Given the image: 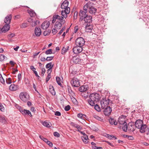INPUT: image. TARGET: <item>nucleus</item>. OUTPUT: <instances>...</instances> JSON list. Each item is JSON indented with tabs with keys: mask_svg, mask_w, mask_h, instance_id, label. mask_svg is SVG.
I'll return each mask as SVG.
<instances>
[{
	"mask_svg": "<svg viewBox=\"0 0 149 149\" xmlns=\"http://www.w3.org/2000/svg\"><path fill=\"white\" fill-rule=\"evenodd\" d=\"M45 68H42V74H43V75L44 74V73H45Z\"/></svg>",
	"mask_w": 149,
	"mask_h": 149,
	"instance_id": "e2e57ef3",
	"label": "nucleus"
},
{
	"mask_svg": "<svg viewBox=\"0 0 149 149\" xmlns=\"http://www.w3.org/2000/svg\"><path fill=\"white\" fill-rule=\"evenodd\" d=\"M51 78V75H48L46 79V81L47 82Z\"/></svg>",
	"mask_w": 149,
	"mask_h": 149,
	"instance_id": "4d7b16f0",
	"label": "nucleus"
},
{
	"mask_svg": "<svg viewBox=\"0 0 149 149\" xmlns=\"http://www.w3.org/2000/svg\"><path fill=\"white\" fill-rule=\"evenodd\" d=\"M50 25L49 22V21H45L41 25V28L44 30L47 29Z\"/></svg>",
	"mask_w": 149,
	"mask_h": 149,
	"instance_id": "f8f14e48",
	"label": "nucleus"
},
{
	"mask_svg": "<svg viewBox=\"0 0 149 149\" xmlns=\"http://www.w3.org/2000/svg\"><path fill=\"white\" fill-rule=\"evenodd\" d=\"M118 123L120 125H123L126 123L125 119L123 117H120L118 119Z\"/></svg>",
	"mask_w": 149,
	"mask_h": 149,
	"instance_id": "393cba45",
	"label": "nucleus"
},
{
	"mask_svg": "<svg viewBox=\"0 0 149 149\" xmlns=\"http://www.w3.org/2000/svg\"><path fill=\"white\" fill-rule=\"evenodd\" d=\"M0 110L1 111H3L4 110V108L3 107V106H2V105L1 104H0Z\"/></svg>",
	"mask_w": 149,
	"mask_h": 149,
	"instance_id": "0e129e2a",
	"label": "nucleus"
},
{
	"mask_svg": "<svg viewBox=\"0 0 149 149\" xmlns=\"http://www.w3.org/2000/svg\"><path fill=\"white\" fill-rule=\"evenodd\" d=\"M93 117L94 118L96 119L97 120H99V121H101L102 120V119L101 117H99L97 115H94L93 116Z\"/></svg>",
	"mask_w": 149,
	"mask_h": 149,
	"instance_id": "58836bf2",
	"label": "nucleus"
},
{
	"mask_svg": "<svg viewBox=\"0 0 149 149\" xmlns=\"http://www.w3.org/2000/svg\"><path fill=\"white\" fill-rule=\"evenodd\" d=\"M93 29V26L91 25L87 24L85 27V30L87 32H90Z\"/></svg>",
	"mask_w": 149,
	"mask_h": 149,
	"instance_id": "4be33fe9",
	"label": "nucleus"
},
{
	"mask_svg": "<svg viewBox=\"0 0 149 149\" xmlns=\"http://www.w3.org/2000/svg\"><path fill=\"white\" fill-rule=\"evenodd\" d=\"M46 54H51L52 53V50L51 49H49L47 50L45 52Z\"/></svg>",
	"mask_w": 149,
	"mask_h": 149,
	"instance_id": "c03bdc74",
	"label": "nucleus"
},
{
	"mask_svg": "<svg viewBox=\"0 0 149 149\" xmlns=\"http://www.w3.org/2000/svg\"><path fill=\"white\" fill-rule=\"evenodd\" d=\"M39 137L41 139L43 140L44 141H45L46 143H47L48 141L47 139L44 138L42 136H40Z\"/></svg>",
	"mask_w": 149,
	"mask_h": 149,
	"instance_id": "79ce46f5",
	"label": "nucleus"
},
{
	"mask_svg": "<svg viewBox=\"0 0 149 149\" xmlns=\"http://www.w3.org/2000/svg\"><path fill=\"white\" fill-rule=\"evenodd\" d=\"M87 11L86 10H81L79 13V15L80 16V21H82L84 19V18L87 15H86Z\"/></svg>",
	"mask_w": 149,
	"mask_h": 149,
	"instance_id": "1a4fd4ad",
	"label": "nucleus"
},
{
	"mask_svg": "<svg viewBox=\"0 0 149 149\" xmlns=\"http://www.w3.org/2000/svg\"><path fill=\"white\" fill-rule=\"evenodd\" d=\"M6 120L5 117L3 116H0V122L2 123H5Z\"/></svg>",
	"mask_w": 149,
	"mask_h": 149,
	"instance_id": "2f4dec72",
	"label": "nucleus"
},
{
	"mask_svg": "<svg viewBox=\"0 0 149 149\" xmlns=\"http://www.w3.org/2000/svg\"><path fill=\"white\" fill-rule=\"evenodd\" d=\"M127 138L130 140H132L134 139V137L132 136H127Z\"/></svg>",
	"mask_w": 149,
	"mask_h": 149,
	"instance_id": "69168bd1",
	"label": "nucleus"
},
{
	"mask_svg": "<svg viewBox=\"0 0 149 149\" xmlns=\"http://www.w3.org/2000/svg\"><path fill=\"white\" fill-rule=\"evenodd\" d=\"M10 26L9 24H6L2 28V31L3 32H5L8 31L10 29Z\"/></svg>",
	"mask_w": 149,
	"mask_h": 149,
	"instance_id": "f3484780",
	"label": "nucleus"
},
{
	"mask_svg": "<svg viewBox=\"0 0 149 149\" xmlns=\"http://www.w3.org/2000/svg\"><path fill=\"white\" fill-rule=\"evenodd\" d=\"M4 77H6V75L4 74V77H3L1 74L0 73V81L2 84H5V80Z\"/></svg>",
	"mask_w": 149,
	"mask_h": 149,
	"instance_id": "72a5a7b5",
	"label": "nucleus"
},
{
	"mask_svg": "<svg viewBox=\"0 0 149 149\" xmlns=\"http://www.w3.org/2000/svg\"><path fill=\"white\" fill-rule=\"evenodd\" d=\"M132 123H129L128 124V130L130 132H133L135 130V126Z\"/></svg>",
	"mask_w": 149,
	"mask_h": 149,
	"instance_id": "dca6fc26",
	"label": "nucleus"
},
{
	"mask_svg": "<svg viewBox=\"0 0 149 149\" xmlns=\"http://www.w3.org/2000/svg\"><path fill=\"white\" fill-rule=\"evenodd\" d=\"M71 99L74 104H76L77 103V100L74 97L71 98Z\"/></svg>",
	"mask_w": 149,
	"mask_h": 149,
	"instance_id": "864d4df0",
	"label": "nucleus"
},
{
	"mask_svg": "<svg viewBox=\"0 0 149 149\" xmlns=\"http://www.w3.org/2000/svg\"><path fill=\"white\" fill-rule=\"evenodd\" d=\"M64 17L62 16V17H61L58 15H55L54 18H56L57 19H59V20L61 21L63 20L64 18Z\"/></svg>",
	"mask_w": 149,
	"mask_h": 149,
	"instance_id": "4c0bfd02",
	"label": "nucleus"
},
{
	"mask_svg": "<svg viewBox=\"0 0 149 149\" xmlns=\"http://www.w3.org/2000/svg\"><path fill=\"white\" fill-rule=\"evenodd\" d=\"M52 68H49L47 71V73L48 74V75H50V74L52 72Z\"/></svg>",
	"mask_w": 149,
	"mask_h": 149,
	"instance_id": "5fc2aeb1",
	"label": "nucleus"
},
{
	"mask_svg": "<svg viewBox=\"0 0 149 149\" xmlns=\"http://www.w3.org/2000/svg\"><path fill=\"white\" fill-rule=\"evenodd\" d=\"M114 119L111 118L109 120V122L111 124L113 125L114 123Z\"/></svg>",
	"mask_w": 149,
	"mask_h": 149,
	"instance_id": "13d9d810",
	"label": "nucleus"
},
{
	"mask_svg": "<svg viewBox=\"0 0 149 149\" xmlns=\"http://www.w3.org/2000/svg\"><path fill=\"white\" fill-rule=\"evenodd\" d=\"M71 125L74 127L77 128L78 127V126L79 125H78L77 124H76L73 123H71Z\"/></svg>",
	"mask_w": 149,
	"mask_h": 149,
	"instance_id": "09e8293b",
	"label": "nucleus"
},
{
	"mask_svg": "<svg viewBox=\"0 0 149 149\" xmlns=\"http://www.w3.org/2000/svg\"><path fill=\"white\" fill-rule=\"evenodd\" d=\"M96 10V9L93 6L92 7L90 8V10H88V11L91 14H95V13Z\"/></svg>",
	"mask_w": 149,
	"mask_h": 149,
	"instance_id": "7c9ffc66",
	"label": "nucleus"
},
{
	"mask_svg": "<svg viewBox=\"0 0 149 149\" xmlns=\"http://www.w3.org/2000/svg\"><path fill=\"white\" fill-rule=\"evenodd\" d=\"M85 41L83 38L79 37L77 38L75 41L76 45L82 47L84 44Z\"/></svg>",
	"mask_w": 149,
	"mask_h": 149,
	"instance_id": "0eeeda50",
	"label": "nucleus"
},
{
	"mask_svg": "<svg viewBox=\"0 0 149 149\" xmlns=\"http://www.w3.org/2000/svg\"><path fill=\"white\" fill-rule=\"evenodd\" d=\"M47 143L50 147H52L53 146L52 143L50 141H48Z\"/></svg>",
	"mask_w": 149,
	"mask_h": 149,
	"instance_id": "052dcab7",
	"label": "nucleus"
},
{
	"mask_svg": "<svg viewBox=\"0 0 149 149\" xmlns=\"http://www.w3.org/2000/svg\"><path fill=\"white\" fill-rule=\"evenodd\" d=\"M55 115L57 116H60L61 115V113L60 112L57 111L55 113Z\"/></svg>",
	"mask_w": 149,
	"mask_h": 149,
	"instance_id": "680f3d73",
	"label": "nucleus"
},
{
	"mask_svg": "<svg viewBox=\"0 0 149 149\" xmlns=\"http://www.w3.org/2000/svg\"><path fill=\"white\" fill-rule=\"evenodd\" d=\"M20 16L19 15H17L15 16L14 19H17L20 18Z\"/></svg>",
	"mask_w": 149,
	"mask_h": 149,
	"instance_id": "774afa93",
	"label": "nucleus"
},
{
	"mask_svg": "<svg viewBox=\"0 0 149 149\" xmlns=\"http://www.w3.org/2000/svg\"><path fill=\"white\" fill-rule=\"evenodd\" d=\"M49 92L51 93L52 95H55L56 93L54 90V88L52 86L50 85L49 87Z\"/></svg>",
	"mask_w": 149,
	"mask_h": 149,
	"instance_id": "cd10ccee",
	"label": "nucleus"
},
{
	"mask_svg": "<svg viewBox=\"0 0 149 149\" xmlns=\"http://www.w3.org/2000/svg\"><path fill=\"white\" fill-rule=\"evenodd\" d=\"M100 98V95L96 93H92L89 96L88 102L90 105L94 106L95 103L99 100Z\"/></svg>",
	"mask_w": 149,
	"mask_h": 149,
	"instance_id": "f03ea898",
	"label": "nucleus"
},
{
	"mask_svg": "<svg viewBox=\"0 0 149 149\" xmlns=\"http://www.w3.org/2000/svg\"><path fill=\"white\" fill-rule=\"evenodd\" d=\"M27 24L26 23H23L21 25L20 27L22 28H24L27 26Z\"/></svg>",
	"mask_w": 149,
	"mask_h": 149,
	"instance_id": "a18cd8bd",
	"label": "nucleus"
},
{
	"mask_svg": "<svg viewBox=\"0 0 149 149\" xmlns=\"http://www.w3.org/2000/svg\"><path fill=\"white\" fill-rule=\"evenodd\" d=\"M122 125L123 130L125 132H126L128 129V125H127V123H125Z\"/></svg>",
	"mask_w": 149,
	"mask_h": 149,
	"instance_id": "c9c22d12",
	"label": "nucleus"
},
{
	"mask_svg": "<svg viewBox=\"0 0 149 149\" xmlns=\"http://www.w3.org/2000/svg\"><path fill=\"white\" fill-rule=\"evenodd\" d=\"M70 109V106L68 105L66 106H65V107L64 109L66 111H69Z\"/></svg>",
	"mask_w": 149,
	"mask_h": 149,
	"instance_id": "8fccbe9b",
	"label": "nucleus"
},
{
	"mask_svg": "<svg viewBox=\"0 0 149 149\" xmlns=\"http://www.w3.org/2000/svg\"><path fill=\"white\" fill-rule=\"evenodd\" d=\"M78 30V27L77 26H76L74 28V32L76 33Z\"/></svg>",
	"mask_w": 149,
	"mask_h": 149,
	"instance_id": "338daca9",
	"label": "nucleus"
},
{
	"mask_svg": "<svg viewBox=\"0 0 149 149\" xmlns=\"http://www.w3.org/2000/svg\"><path fill=\"white\" fill-rule=\"evenodd\" d=\"M15 34L14 33H11L8 34V41L11 42L13 40H12L11 38L15 37Z\"/></svg>",
	"mask_w": 149,
	"mask_h": 149,
	"instance_id": "bb28decb",
	"label": "nucleus"
},
{
	"mask_svg": "<svg viewBox=\"0 0 149 149\" xmlns=\"http://www.w3.org/2000/svg\"><path fill=\"white\" fill-rule=\"evenodd\" d=\"M53 56L47 57L46 59V60L47 61H51L53 59Z\"/></svg>",
	"mask_w": 149,
	"mask_h": 149,
	"instance_id": "3c124183",
	"label": "nucleus"
},
{
	"mask_svg": "<svg viewBox=\"0 0 149 149\" xmlns=\"http://www.w3.org/2000/svg\"><path fill=\"white\" fill-rule=\"evenodd\" d=\"M5 57V56L4 55H2V54H0V61H3L4 60Z\"/></svg>",
	"mask_w": 149,
	"mask_h": 149,
	"instance_id": "49530a36",
	"label": "nucleus"
},
{
	"mask_svg": "<svg viewBox=\"0 0 149 149\" xmlns=\"http://www.w3.org/2000/svg\"><path fill=\"white\" fill-rule=\"evenodd\" d=\"M56 80L57 82L59 85H61V81L60 78L59 77H56Z\"/></svg>",
	"mask_w": 149,
	"mask_h": 149,
	"instance_id": "a19ab883",
	"label": "nucleus"
},
{
	"mask_svg": "<svg viewBox=\"0 0 149 149\" xmlns=\"http://www.w3.org/2000/svg\"><path fill=\"white\" fill-rule=\"evenodd\" d=\"M77 117L83 120H85L86 119V115L83 114L82 113H79L77 114Z\"/></svg>",
	"mask_w": 149,
	"mask_h": 149,
	"instance_id": "f704fd0d",
	"label": "nucleus"
},
{
	"mask_svg": "<svg viewBox=\"0 0 149 149\" xmlns=\"http://www.w3.org/2000/svg\"><path fill=\"white\" fill-rule=\"evenodd\" d=\"M6 82L7 84H9L11 83L12 80L10 78L6 79Z\"/></svg>",
	"mask_w": 149,
	"mask_h": 149,
	"instance_id": "37998d69",
	"label": "nucleus"
},
{
	"mask_svg": "<svg viewBox=\"0 0 149 149\" xmlns=\"http://www.w3.org/2000/svg\"><path fill=\"white\" fill-rule=\"evenodd\" d=\"M20 99L24 102H26L29 99V96L26 92H21L19 94Z\"/></svg>",
	"mask_w": 149,
	"mask_h": 149,
	"instance_id": "7ed1b4c3",
	"label": "nucleus"
},
{
	"mask_svg": "<svg viewBox=\"0 0 149 149\" xmlns=\"http://www.w3.org/2000/svg\"><path fill=\"white\" fill-rule=\"evenodd\" d=\"M56 29L55 28L53 29L52 30V33L54 34H55L57 32V31L56 30Z\"/></svg>",
	"mask_w": 149,
	"mask_h": 149,
	"instance_id": "6e6d98bb",
	"label": "nucleus"
},
{
	"mask_svg": "<svg viewBox=\"0 0 149 149\" xmlns=\"http://www.w3.org/2000/svg\"><path fill=\"white\" fill-rule=\"evenodd\" d=\"M28 13L31 17L35 16L36 15L35 13L33 10H27Z\"/></svg>",
	"mask_w": 149,
	"mask_h": 149,
	"instance_id": "473e14b6",
	"label": "nucleus"
},
{
	"mask_svg": "<svg viewBox=\"0 0 149 149\" xmlns=\"http://www.w3.org/2000/svg\"><path fill=\"white\" fill-rule=\"evenodd\" d=\"M139 129H140V132L141 133H144L147 130V126L145 124H143Z\"/></svg>",
	"mask_w": 149,
	"mask_h": 149,
	"instance_id": "5701e85b",
	"label": "nucleus"
},
{
	"mask_svg": "<svg viewBox=\"0 0 149 149\" xmlns=\"http://www.w3.org/2000/svg\"><path fill=\"white\" fill-rule=\"evenodd\" d=\"M53 66V65L52 64V63H49L46 65V68H52Z\"/></svg>",
	"mask_w": 149,
	"mask_h": 149,
	"instance_id": "e433bc0d",
	"label": "nucleus"
},
{
	"mask_svg": "<svg viewBox=\"0 0 149 149\" xmlns=\"http://www.w3.org/2000/svg\"><path fill=\"white\" fill-rule=\"evenodd\" d=\"M18 89V87L17 85H15L14 84H11L9 87L10 90L12 91H15Z\"/></svg>",
	"mask_w": 149,
	"mask_h": 149,
	"instance_id": "412c9836",
	"label": "nucleus"
},
{
	"mask_svg": "<svg viewBox=\"0 0 149 149\" xmlns=\"http://www.w3.org/2000/svg\"><path fill=\"white\" fill-rule=\"evenodd\" d=\"M88 87L86 86H82L79 88V91L80 92H85L88 90Z\"/></svg>",
	"mask_w": 149,
	"mask_h": 149,
	"instance_id": "b1692460",
	"label": "nucleus"
},
{
	"mask_svg": "<svg viewBox=\"0 0 149 149\" xmlns=\"http://www.w3.org/2000/svg\"><path fill=\"white\" fill-rule=\"evenodd\" d=\"M71 83L73 87H79L80 86L79 80L76 78H72L71 81Z\"/></svg>",
	"mask_w": 149,
	"mask_h": 149,
	"instance_id": "39448f33",
	"label": "nucleus"
},
{
	"mask_svg": "<svg viewBox=\"0 0 149 149\" xmlns=\"http://www.w3.org/2000/svg\"><path fill=\"white\" fill-rule=\"evenodd\" d=\"M42 124L44 126L47 127H50V125L48 122L45 121L42 123Z\"/></svg>",
	"mask_w": 149,
	"mask_h": 149,
	"instance_id": "ea45409f",
	"label": "nucleus"
},
{
	"mask_svg": "<svg viewBox=\"0 0 149 149\" xmlns=\"http://www.w3.org/2000/svg\"><path fill=\"white\" fill-rule=\"evenodd\" d=\"M81 60V59L77 56H74L72 59V61L75 64L79 63Z\"/></svg>",
	"mask_w": 149,
	"mask_h": 149,
	"instance_id": "aec40b11",
	"label": "nucleus"
},
{
	"mask_svg": "<svg viewBox=\"0 0 149 149\" xmlns=\"http://www.w3.org/2000/svg\"><path fill=\"white\" fill-rule=\"evenodd\" d=\"M109 101V100L108 98H103L101 101L100 103L102 108L104 109L106 107H108Z\"/></svg>",
	"mask_w": 149,
	"mask_h": 149,
	"instance_id": "20e7f679",
	"label": "nucleus"
},
{
	"mask_svg": "<svg viewBox=\"0 0 149 149\" xmlns=\"http://www.w3.org/2000/svg\"><path fill=\"white\" fill-rule=\"evenodd\" d=\"M41 31L40 28L36 27L35 29V33L37 36H39L41 34Z\"/></svg>",
	"mask_w": 149,
	"mask_h": 149,
	"instance_id": "6ab92c4d",
	"label": "nucleus"
},
{
	"mask_svg": "<svg viewBox=\"0 0 149 149\" xmlns=\"http://www.w3.org/2000/svg\"><path fill=\"white\" fill-rule=\"evenodd\" d=\"M12 18V15L10 14L8 15L4 19V21L5 23L7 24H10L11 22Z\"/></svg>",
	"mask_w": 149,
	"mask_h": 149,
	"instance_id": "ddd939ff",
	"label": "nucleus"
},
{
	"mask_svg": "<svg viewBox=\"0 0 149 149\" xmlns=\"http://www.w3.org/2000/svg\"><path fill=\"white\" fill-rule=\"evenodd\" d=\"M69 2L67 0L64 1L61 4V8L62 9H64V10L61 11V15L66 18L67 17V14L69 13L70 9L68 7Z\"/></svg>",
	"mask_w": 149,
	"mask_h": 149,
	"instance_id": "f257e3e1",
	"label": "nucleus"
},
{
	"mask_svg": "<svg viewBox=\"0 0 149 149\" xmlns=\"http://www.w3.org/2000/svg\"><path fill=\"white\" fill-rule=\"evenodd\" d=\"M95 106V109L97 111H99L100 110V109L99 107V106L97 104H96L94 105Z\"/></svg>",
	"mask_w": 149,
	"mask_h": 149,
	"instance_id": "de8ad7c7",
	"label": "nucleus"
},
{
	"mask_svg": "<svg viewBox=\"0 0 149 149\" xmlns=\"http://www.w3.org/2000/svg\"><path fill=\"white\" fill-rule=\"evenodd\" d=\"M93 3L90 1L88 2L84 6V10L87 11L88 9L90 10V8L92 7Z\"/></svg>",
	"mask_w": 149,
	"mask_h": 149,
	"instance_id": "9b49d317",
	"label": "nucleus"
},
{
	"mask_svg": "<svg viewBox=\"0 0 149 149\" xmlns=\"http://www.w3.org/2000/svg\"><path fill=\"white\" fill-rule=\"evenodd\" d=\"M61 24L59 22H56L54 25V27L57 29H59L61 27Z\"/></svg>",
	"mask_w": 149,
	"mask_h": 149,
	"instance_id": "c85d7f7f",
	"label": "nucleus"
},
{
	"mask_svg": "<svg viewBox=\"0 0 149 149\" xmlns=\"http://www.w3.org/2000/svg\"><path fill=\"white\" fill-rule=\"evenodd\" d=\"M69 48V47L68 46L65 45L62 50V54H64L67 52V50Z\"/></svg>",
	"mask_w": 149,
	"mask_h": 149,
	"instance_id": "c756f323",
	"label": "nucleus"
},
{
	"mask_svg": "<svg viewBox=\"0 0 149 149\" xmlns=\"http://www.w3.org/2000/svg\"><path fill=\"white\" fill-rule=\"evenodd\" d=\"M20 112L23 114H27L29 115L30 114H31V116H32V115L31 114V112L28 110H25L24 109H19Z\"/></svg>",
	"mask_w": 149,
	"mask_h": 149,
	"instance_id": "a211bd4d",
	"label": "nucleus"
},
{
	"mask_svg": "<svg viewBox=\"0 0 149 149\" xmlns=\"http://www.w3.org/2000/svg\"><path fill=\"white\" fill-rule=\"evenodd\" d=\"M81 138L83 141L84 143H88V141H87V140L88 139V138L87 135L86 134H84V136H82L81 137Z\"/></svg>",
	"mask_w": 149,
	"mask_h": 149,
	"instance_id": "a878e982",
	"label": "nucleus"
},
{
	"mask_svg": "<svg viewBox=\"0 0 149 149\" xmlns=\"http://www.w3.org/2000/svg\"><path fill=\"white\" fill-rule=\"evenodd\" d=\"M104 113L106 116H109L110 115L112 111L111 108L110 107H107L104 108Z\"/></svg>",
	"mask_w": 149,
	"mask_h": 149,
	"instance_id": "9d476101",
	"label": "nucleus"
},
{
	"mask_svg": "<svg viewBox=\"0 0 149 149\" xmlns=\"http://www.w3.org/2000/svg\"><path fill=\"white\" fill-rule=\"evenodd\" d=\"M28 22L31 23L32 26H35L37 24L39 23V21L35 17H31L28 19Z\"/></svg>",
	"mask_w": 149,
	"mask_h": 149,
	"instance_id": "423d86ee",
	"label": "nucleus"
},
{
	"mask_svg": "<svg viewBox=\"0 0 149 149\" xmlns=\"http://www.w3.org/2000/svg\"><path fill=\"white\" fill-rule=\"evenodd\" d=\"M83 50L82 47L76 45L73 49V52L75 54H79Z\"/></svg>",
	"mask_w": 149,
	"mask_h": 149,
	"instance_id": "6e6552de",
	"label": "nucleus"
},
{
	"mask_svg": "<svg viewBox=\"0 0 149 149\" xmlns=\"http://www.w3.org/2000/svg\"><path fill=\"white\" fill-rule=\"evenodd\" d=\"M135 125L136 127L139 129L143 125V121L141 120H138L136 121Z\"/></svg>",
	"mask_w": 149,
	"mask_h": 149,
	"instance_id": "4468645a",
	"label": "nucleus"
},
{
	"mask_svg": "<svg viewBox=\"0 0 149 149\" xmlns=\"http://www.w3.org/2000/svg\"><path fill=\"white\" fill-rule=\"evenodd\" d=\"M65 29V28L64 27L60 31L59 33H58V34L60 35L63 32V31H64Z\"/></svg>",
	"mask_w": 149,
	"mask_h": 149,
	"instance_id": "bf43d9fd",
	"label": "nucleus"
},
{
	"mask_svg": "<svg viewBox=\"0 0 149 149\" xmlns=\"http://www.w3.org/2000/svg\"><path fill=\"white\" fill-rule=\"evenodd\" d=\"M85 22L90 23L92 22V17L91 16L86 15L84 18Z\"/></svg>",
	"mask_w": 149,
	"mask_h": 149,
	"instance_id": "2eb2a0df",
	"label": "nucleus"
},
{
	"mask_svg": "<svg viewBox=\"0 0 149 149\" xmlns=\"http://www.w3.org/2000/svg\"><path fill=\"white\" fill-rule=\"evenodd\" d=\"M54 135L55 136L57 137H59L60 135L57 132H55L54 133Z\"/></svg>",
	"mask_w": 149,
	"mask_h": 149,
	"instance_id": "603ef678",
	"label": "nucleus"
}]
</instances>
